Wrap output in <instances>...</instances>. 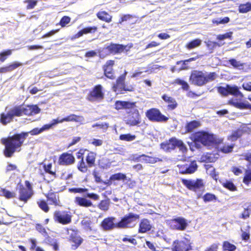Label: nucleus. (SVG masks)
Listing matches in <instances>:
<instances>
[{
	"label": "nucleus",
	"mask_w": 251,
	"mask_h": 251,
	"mask_svg": "<svg viewBox=\"0 0 251 251\" xmlns=\"http://www.w3.org/2000/svg\"><path fill=\"white\" fill-rule=\"evenodd\" d=\"M88 189L85 188H72L69 189V191L74 193H81L86 192Z\"/></svg>",
	"instance_id": "63"
},
{
	"label": "nucleus",
	"mask_w": 251,
	"mask_h": 251,
	"mask_svg": "<svg viewBox=\"0 0 251 251\" xmlns=\"http://www.w3.org/2000/svg\"><path fill=\"white\" fill-rule=\"evenodd\" d=\"M98 31V27L96 26H87L83 28L82 29L78 31L74 34L71 38L72 40L79 38L84 34L89 33H94Z\"/></svg>",
	"instance_id": "24"
},
{
	"label": "nucleus",
	"mask_w": 251,
	"mask_h": 251,
	"mask_svg": "<svg viewBox=\"0 0 251 251\" xmlns=\"http://www.w3.org/2000/svg\"><path fill=\"white\" fill-rule=\"evenodd\" d=\"M200 126V122L197 120H193L187 123L185 126V133L192 132L195 129L198 128Z\"/></svg>",
	"instance_id": "35"
},
{
	"label": "nucleus",
	"mask_w": 251,
	"mask_h": 251,
	"mask_svg": "<svg viewBox=\"0 0 251 251\" xmlns=\"http://www.w3.org/2000/svg\"><path fill=\"white\" fill-rule=\"evenodd\" d=\"M229 103L235 107L240 109H251V104L249 103H245L244 102L229 101Z\"/></svg>",
	"instance_id": "41"
},
{
	"label": "nucleus",
	"mask_w": 251,
	"mask_h": 251,
	"mask_svg": "<svg viewBox=\"0 0 251 251\" xmlns=\"http://www.w3.org/2000/svg\"><path fill=\"white\" fill-rule=\"evenodd\" d=\"M66 230L69 235L68 241L71 244V249L76 250L83 242V239L79 235L77 229L66 228Z\"/></svg>",
	"instance_id": "6"
},
{
	"label": "nucleus",
	"mask_w": 251,
	"mask_h": 251,
	"mask_svg": "<svg viewBox=\"0 0 251 251\" xmlns=\"http://www.w3.org/2000/svg\"><path fill=\"white\" fill-rule=\"evenodd\" d=\"M42 132L41 128L35 127L29 132H22L14 134L11 136L1 138V143L4 146L3 151L4 155L7 158H10L15 152L20 151L21 147L29 133L33 136Z\"/></svg>",
	"instance_id": "1"
},
{
	"label": "nucleus",
	"mask_w": 251,
	"mask_h": 251,
	"mask_svg": "<svg viewBox=\"0 0 251 251\" xmlns=\"http://www.w3.org/2000/svg\"><path fill=\"white\" fill-rule=\"evenodd\" d=\"M52 165L51 163L48 164H44L43 168L45 173H48L51 176L50 180H48V182L52 181L56 177L57 175L55 171L52 170Z\"/></svg>",
	"instance_id": "34"
},
{
	"label": "nucleus",
	"mask_w": 251,
	"mask_h": 251,
	"mask_svg": "<svg viewBox=\"0 0 251 251\" xmlns=\"http://www.w3.org/2000/svg\"><path fill=\"white\" fill-rule=\"evenodd\" d=\"M222 185L225 188L231 192H234L237 190V187L231 180H226L224 182L222 183Z\"/></svg>",
	"instance_id": "43"
},
{
	"label": "nucleus",
	"mask_w": 251,
	"mask_h": 251,
	"mask_svg": "<svg viewBox=\"0 0 251 251\" xmlns=\"http://www.w3.org/2000/svg\"><path fill=\"white\" fill-rule=\"evenodd\" d=\"M131 45L128 47L127 45L111 43L109 45L103 48L101 52H104L106 55L110 54H117L121 53L125 50L126 52L129 50Z\"/></svg>",
	"instance_id": "8"
},
{
	"label": "nucleus",
	"mask_w": 251,
	"mask_h": 251,
	"mask_svg": "<svg viewBox=\"0 0 251 251\" xmlns=\"http://www.w3.org/2000/svg\"><path fill=\"white\" fill-rule=\"evenodd\" d=\"M160 148L166 152H170L178 148L182 152H186L187 149L183 142L178 140L176 137L170 138L168 140L165 141L160 144Z\"/></svg>",
	"instance_id": "4"
},
{
	"label": "nucleus",
	"mask_w": 251,
	"mask_h": 251,
	"mask_svg": "<svg viewBox=\"0 0 251 251\" xmlns=\"http://www.w3.org/2000/svg\"><path fill=\"white\" fill-rule=\"evenodd\" d=\"M104 97L102 86L100 84H97L89 91L87 96V100L91 102L100 101L103 99Z\"/></svg>",
	"instance_id": "13"
},
{
	"label": "nucleus",
	"mask_w": 251,
	"mask_h": 251,
	"mask_svg": "<svg viewBox=\"0 0 251 251\" xmlns=\"http://www.w3.org/2000/svg\"><path fill=\"white\" fill-rule=\"evenodd\" d=\"M190 240L184 238L183 240H176L173 243L172 251H189L192 250Z\"/></svg>",
	"instance_id": "15"
},
{
	"label": "nucleus",
	"mask_w": 251,
	"mask_h": 251,
	"mask_svg": "<svg viewBox=\"0 0 251 251\" xmlns=\"http://www.w3.org/2000/svg\"><path fill=\"white\" fill-rule=\"evenodd\" d=\"M148 119L152 122L166 123L169 119V117L163 114L160 110L157 108H151L145 112Z\"/></svg>",
	"instance_id": "7"
},
{
	"label": "nucleus",
	"mask_w": 251,
	"mask_h": 251,
	"mask_svg": "<svg viewBox=\"0 0 251 251\" xmlns=\"http://www.w3.org/2000/svg\"><path fill=\"white\" fill-rule=\"evenodd\" d=\"M235 146L234 144H231L230 145H224L220 149V151L224 153H228L231 152Z\"/></svg>",
	"instance_id": "52"
},
{
	"label": "nucleus",
	"mask_w": 251,
	"mask_h": 251,
	"mask_svg": "<svg viewBox=\"0 0 251 251\" xmlns=\"http://www.w3.org/2000/svg\"><path fill=\"white\" fill-rule=\"evenodd\" d=\"M86 151V149L81 148L76 153V158L79 160L77 164V169L82 173L87 172V167L84 158V154Z\"/></svg>",
	"instance_id": "19"
},
{
	"label": "nucleus",
	"mask_w": 251,
	"mask_h": 251,
	"mask_svg": "<svg viewBox=\"0 0 251 251\" xmlns=\"http://www.w3.org/2000/svg\"><path fill=\"white\" fill-rule=\"evenodd\" d=\"M198 58V57H191V58H190L186 60L178 61L176 62V64L179 65V64L182 63V69H187V67L185 66L186 62H191L193 61H195Z\"/></svg>",
	"instance_id": "60"
},
{
	"label": "nucleus",
	"mask_w": 251,
	"mask_h": 251,
	"mask_svg": "<svg viewBox=\"0 0 251 251\" xmlns=\"http://www.w3.org/2000/svg\"><path fill=\"white\" fill-rule=\"evenodd\" d=\"M53 215L54 222L62 225L70 224L72 221V215L69 211L56 210Z\"/></svg>",
	"instance_id": "9"
},
{
	"label": "nucleus",
	"mask_w": 251,
	"mask_h": 251,
	"mask_svg": "<svg viewBox=\"0 0 251 251\" xmlns=\"http://www.w3.org/2000/svg\"><path fill=\"white\" fill-rule=\"evenodd\" d=\"M251 211V209L248 207L244 208V211L241 214L239 217L243 219L249 218L250 216Z\"/></svg>",
	"instance_id": "62"
},
{
	"label": "nucleus",
	"mask_w": 251,
	"mask_h": 251,
	"mask_svg": "<svg viewBox=\"0 0 251 251\" xmlns=\"http://www.w3.org/2000/svg\"><path fill=\"white\" fill-rule=\"evenodd\" d=\"M96 157L97 153L92 151H89L86 155L85 163L87 167V172L88 171V168H92L95 166Z\"/></svg>",
	"instance_id": "26"
},
{
	"label": "nucleus",
	"mask_w": 251,
	"mask_h": 251,
	"mask_svg": "<svg viewBox=\"0 0 251 251\" xmlns=\"http://www.w3.org/2000/svg\"><path fill=\"white\" fill-rule=\"evenodd\" d=\"M229 18L228 17H225L223 19H216L212 20V23L218 25L219 24H225L229 22Z\"/></svg>",
	"instance_id": "59"
},
{
	"label": "nucleus",
	"mask_w": 251,
	"mask_h": 251,
	"mask_svg": "<svg viewBox=\"0 0 251 251\" xmlns=\"http://www.w3.org/2000/svg\"><path fill=\"white\" fill-rule=\"evenodd\" d=\"M181 182L188 189L195 192L203 189L204 187L203 180L199 178L195 180L183 178L181 179Z\"/></svg>",
	"instance_id": "14"
},
{
	"label": "nucleus",
	"mask_w": 251,
	"mask_h": 251,
	"mask_svg": "<svg viewBox=\"0 0 251 251\" xmlns=\"http://www.w3.org/2000/svg\"><path fill=\"white\" fill-rule=\"evenodd\" d=\"M190 138L195 144L201 143L204 146H210L216 142L213 134L204 131H199L192 133Z\"/></svg>",
	"instance_id": "3"
},
{
	"label": "nucleus",
	"mask_w": 251,
	"mask_h": 251,
	"mask_svg": "<svg viewBox=\"0 0 251 251\" xmlns=\"http://www.w3.org/2000/svg\"><path fill=\"white\" fill-rule=\"evenodd\" d=\"M29 106L31 116L37 114L41 111L40 108L37 105H32Z\"/></svg>",
	"instance_id": "64"
},
{
	"label": "nucleus",
	"mask_w": 251,
	"mask_h": 251,
	"mask_svg": "<svg viewBox=\"0 0 251 251\" xmlns=\"http://www.w3.org/2000/svg\"><path fill=\"white\" fill-rule=\"evenodd\" d=\"M50 204L55 206L59 205L60 200L59 196L55 192H49L45 195Z\"/></svg>",
	"instance_id": "30"
},
{
	"label": "nucleus",
	"mask_w": 251,
	"mask_h": 251,
	"mask_svg": "<svg viewBox=\"0 0 251 251\" xmlns=\"http://www.w3.org/2000/svg\"><path fill=\"white\" fill-rule=\"evenodd\" d=\"M236 249V246L235 245L230 243L229 241H225L223 242V251H235Z\"/></svg>",
	"instance_id": "42"
},
{
	"label": "nucleus",
	"mask_w": 251,
	"mask_h": 251,
	"mask_svg": "<svg viewBox=\"0 0 251 251\" xmlns=\"http://www.w3.org/2000/svg\"><path fill=\"white\" fill-rule=\"evenodd\" d=\"M12 54V50L8 49L0 52V62H4Z\"/></svg>",
	"instance_id": "53"
},
{
	"label": "nucleus",
	"mask_w": 251,
	"mask_h": 251,
	"mask_svg": "<svg viewBox=\"0 0 251 251\" xmlns=\"http://www.w3.org/2000/svg\"><path fill=\"white\" fill-rule=\"evenodd\" d=\"M135 18L134 15L127 14L122 15L119 20L118 24H122L123 22L130 21V20Z\"/></svg>",
	"instance_id": "57"
},
{
	"label": "nucleus",
	"mask_w": 251,
	"mask_h": 251,
	"mask_svg": "<svg viewBox=\"0 0 251 251\" xmlns=\"http://www.w3.org/2000/svg\"><path fill=\"white\" fill-rule=\"evenodd\" d=\"M227 88L228 89V96L230 95L235 97H243V94L240 91L239 89L237 86H231L229 84H227Z\"/></svg>",
	"instance_id": "38"
},
{
	"label": "nucleus",
	"mask_w": 251,
	"mask_h": 251,
	"mask_svg": "<svg viewBox=\"0 0 251 251\" xmlns=\"http://www.w3.org/2000/svg\"><path fill=\"white\" fill-rule=\"evenodd\" d=\"M202 199L205 202H207L211 201H216L217 200V198L213 194L206 193L202 197Z\"/></svg>",
	"instance_id": "50"
},
{
	"label": "nucleus",
	"mask_w": 251,
	"mask_h": 251,
	"mask_svg": "<svg viewBox=\"0 0 251 251\" xmlns=\"http://www.w3.org/2000/svg\"><path fill=\"white\" fill-rule=\"evenodd\" d=\"M35 228L36 231L44 236H46L48 235V232H47L46 228L42 224L39 223L36 224L35 225Z\"/></svg>",
	"instance_id": "58"
},
{
	"label": "nucleus",
	"mask_w": 251,
	"mask_h": 251,
	"mask_svg": "<svg viewBox=\"0 0 251 251\" xmlns=\"http://www.w3.org/2000/svg\"><path fill=\"white\" fill-rule=\"evenodd\" d=\"M64 122H81L84 121V119L82 116L77 115L74 114H71L63 118Z\"/></svg>",
	"instance_id": "37"
},
{
	"label": "nucleus",
	"mask_w": 251,
	"mask_h": 251,
	"mask_svg": "<svg viewBox=\"0 0 251 251\" xmlns=\"http://www.w3.org/2000/svg\"><path fill=\"white\" fill-rule=\"evenodd\" d=\"M170 228L173 230L183 231L188 226L187 220L182 217H176L168 221Z\"/></svg>",
	"instance_id": "12"
},
{
	"label": "nucleus",
	"mask_w": 251,
	"mask_h": 251,
	"mask_svg": "<svg viewBox=\"0 0 251 251\" xmlns=\"http://www.w3.org/2000/svg\"><path fill=\"white\" fill-rule=\"evenodd\" d=\"M218 92L222 96L226 97L228 96V89L227 88V84L226 87L219 86L217 87Z\"/></svg>",
	"instance_id": "61"
},
{
	"label": "nucleus",
	"mask_w": 251,
	"mask_h": 251,
	"mask_svg": "<svg viewBox=\"0 0 251 251\" xmlns=\"http://www.w3.org/2000/svg\"><path fill=\"white\" fill-rule=\"evenodd\" d=\"M140 219V215L132 212L128 213L123 216L120 221L116 223L118 228H126L129 227L130 225Z\"/></svg>",
	"instance_id": "11"
},
{
	"label": "nucleus",
	"mask_w": 251,
	"mask_h": 251,
	"mask_svg": "<svg viewBox=\"0 0 251 251\" xmlns=\"http://www.w3.org/2000/svg\"><path fill=\"white\" fill-rule=\"evenodd\" d=\"M136 138L135 135H132L130 133L121 134L119 136V139L122 141L130 142L134 140Z\"/></svg>",
	"instance_id": "48"
},
{
	"label": "nucleus",
	"mask_w": 251,
	"mask_h": 251,
	"mask_svg": "<svg viewBox=\"0 0 251 251\" xmlns=\"http://www.w3.org/2000/svg\"><path fill=\"white\" fill-rule=\"evenodd\" d=\"M179 173L181 174H191L194 173L198 168V165L195 161H192L189 164L178 165Z\"/></svg>",
	"instance_id": "20"
},
{
	"label": "nucleus",
	"mask_w": 251,
	"mask_h": 251,
	"mask_svg": "<svg viewBox=\"0 0 251 251\" xmlns=\"http://www.w3.org/2000/svg\"><path fill=\"white\" fill-rule=\"evenodd\" d=\"M133 109V111L127 117L125 123L130 126H139L141 123V117L139 110L136 107Z\"/></svg>",
	"instance_id": "16"
},
{
	"label": "nucleus",
	"mask_w": 251,
	"mask_h": 251,
	"mask_svg": "<svg viewBox=\"0 0 251 251\" xmlns=\"http://www.w3.org/2000/svg\"><path fill=\"white\" fill-rule=\"evenodd\" d=\"M201 44V40L200 39L197 38L187 43L185 45V47L187 49L191 50L199 47Z\"/></svg>",
	"instance_id": "39"
},
{
	"label": "nucleus",
	"mask_w": 251,
	"mask_h": 251,
	"mask_svg": "<svg viewBox=\"0 0 251 251\" xmlns=\"http://www.w3.org/2000/svg\"><path fill=\"white\" fill-rule=\"evenodd\" d=\"M96 16L100 20L107 23H109L112 21V16L106 11H99L97 13Z\"/></svg>",
	"instance_id": "32"
},
{
	"label": "nucleus",
	"mask_w": 251,
	"mask_h": 251,
	"mask_svg": "<svg viewBox=\"0 0 251 251\" xmlns=\"http://www.w3.org/2000/svg\"><path fill=\"white\" fill-rule=\"evenodd\" d=\"M126 179V174L122 173H115L112 175L108 180L106 182H104V183L107 186H110L112 184L113 182L115 181H120L125 180Z\"/></svg>",
	"instance_id": "29"
},
{
	"label": "nucleus",
	"mask_w": 251,
	"mask_h": 251,
	"mask_svg": "<svg viewBox=\"0 0 251 251\" xmlns=\"http://www.w3.org/2000/svg\"><path fill=\"white\" fill-rule=\"evenodd\" d=\"M136 102L129 101L116 100L114 104V108L118 110L125 109L126 110H132L135 108L136 106Z\"/></svg>",
	"instance_id": "22"
},
{
	"label": "nucleus",
	"mask_w": 251,
	"mask_h": 251,
	"mask_svg": "<svg viewBox=\"0 0 251 251\" xmlns=\"http://www.w3.org/2000/svg\"><path fill=\"white\" fill-rule=\"evenodd\" d=\"M238 11L241 13H246L251 11V3L247 2L246 3L240 4L238 7Z\"/></svg>",
	"instance_id": "46"
},
{
	"label": "nucleus",
	"mask_w": 251,
	"mask_h": 251,
	"mask_svg": "<svg viewBox=\"0 0 251 251\" xmlns=\"http://www.w3.org/2000/svg\"><path fill=\"white\" fill-rule=\"evenodd\" d=\"M75 160V158L72 153L65 152L59 155L57 163L60 166H69L74 164Z\"/></svg>",
	"instance_id": "18"
},
{
	"label": "nucleus",
	"mask_w": 251,
	"mask_h": 251,
	"mask_svg": "<svg viewBox=\"0 0 251 251\" xmlns=\"http://www.w3.org/2000/svg\"><path fill=\"white\" fill-rule=\"evenodd\" d=\"M75 202L78 205L85 207L91 206L93 204L90 200L86 199L85 198L80 197L75 198Z\"/></svg>",
	"instance_id": "36"
},
{
	"label": "nucleus",
	"mask_w": 251,
	"mask_h": 251,
	"mask_svg": "<svg viewBox=\"0 0 251 251\" xmlns=\"http://www.w3.org/2000/svg\"><path fill=\"white\" fill-rule=\"evenodd\" d=\"M14 117H17L15 107L14 106L10 109L7 113H2L0 115V123L4 126L13 121Z\"/></svg>",
	"instance_id": "21"
},
{
	"label": "nucleus",
	"mask_w": 251,
	"mask_h": 251,
	"mask_svg": "<svg viewBox=\"0 0 251 251\" xmlns=\"http://www.w3.org/2000/svg\"><path fill=\"white\" fill-rule=\"evenodd\" d=\"M0 195L7 199H11L16 197V194L14 192H10L5 189H1L0 190Z\"/></svg>",
	"instance_id": "49"
},
{
	"label": "nucleus",
	"mask_w": 251,
	"mask_h": 251,
	"mask_svg": "<svg viewBox=\"0 0 251 251\" xmlns=\"http://www.w3.org/2000/svg\"><path fill=\"white\" fill-rule=\"evenodd\" d=\"M23 65V63L19 62H14L7 66L0 67V74H5L11 72Z\"/></svg>",
	"instance_id": "28"
},
{
	"label": "nucleus",
	"mask_w": 251,
	"mask_h": 251,
	"mask_svg": "<svg viewBox=\"0 0 251 251\" xmlns=\"http://www.w3.org/2000/svg\"><path fill=\"white\" fill-rule=\"evenodd\" d=\"M244 133V131L241 128H238L233 131L231 133L227 136V139L231 142H234L240 138Z\"/></svg>",
	"instance_id": "33"
},
{
	"label": "nucleus",
	"mask_w": 251,
	"mask_h": 251,
	"mask_svg": "<svg viewBox=\"0 0 251 251\" xmlns=\"http://www.w3.org/2000/svg\"><path fill=\"white\" fill-rule=\"evenodd\" d=\"M127 72L125 71L116 79L115 83L112 86V90L114 92L123 94L124 91L132 92L134 90V87L132 85L126 86L125 84V80Z\"/></svg>",
	"instance_id": "5"
},
{
	"label": "nucleus",
	"mask_w": 251,
	"mask_h": 251,
	"mask_svg": "<svg viewBox=\"0 0 251 251\" xmlns=\"http://www.w3.org/2000/svg\"><path fill=\"white\" fill-rule=\"evenodd\" d=\"M228 62L234 68L239 70H243L244 69L245 63L237 61L234 58L229 59Z\"/></svg>",
	"instance_id": "45"
},
{
	"label": "nucleus",
	"mask_w": 251,
	"mask_h": 251,
	"mask_svg": "<svg viewBox=\"0 0 251 251\" xmlns=\"http://www.w3.org/2000/svg\"><path fill=\"white\" fill-rule=\"evenodd\" d=\"M162 161V159L161 158L149 156L145 154L143 158V161H144L145 163L154 164L158 162H161Z\"/></svg>",
	"instance_id": "40"
},
{
	"label": "nucleus",
	"mask_w": 251,
	"mask_h": 251,
	"mask_svg": "<svg viewBox=\"0 0 251 251\" xmlns=\"http://www.w3.org/2000/svg\"><path fill=\"white\" fill-rule=\"evenodd\" d=\"M161 98L168 104L167 108L168 110H173L177 107L178 104L175 98L165 94L161 96Z\"/></svg>",
	"instance_id": "25"
},
{
	"label": "nucleus",
	"mask_w": 251,
	"mask_h": 251,
	"mask_svg": "<svg viewBox=\"0 0 251 251\" xmlns=\"http://www.w3.org/2000/svg\"><path fill=\"white\" fill-rule=\"evenodd\" d=\"M151 228L150 221L146 218L142 219L139 224L138 233H145L150 231Z\"/></svg>",
	"instance_id": "27"
},
{
	"label": "nucleus",
	"mask_w": 251,
	"mask_h": 251,
	"mask_svg": "<svg viewBox=\"0 0 251 251\" xmlns=\"http://www.w3.org/2000/svg\"><path fill=\"white\" fill-rule=\"evenodd\" d=\"M71 20V19L69 16H64L61 18L59 22L56 25H59L61 27H64L70 23Z\"/></svg>",
	"instance_id": "51"
},
{
	"label": "nucleus",
	"mask_w": 251,
	"mask_h": 251,
	"mask_svg": "<svg viewBox=\"0 0 251 251\" xmlns=\"http://www.w3.org/2000/svg\"><path fill=\"white\" fill-rule=\"evenodd\" d=\"M25 183L26 187L23 185H20L19 186L18 199L20 201L26 203L33 195V191L28 180H25Z\"/></svg>",
	"instance_id": "10"
},
{
	"label": "nucleus",
	"mask_w": 251,
	"mask_h": 251,
	"mask_svg": "<svg viewBox=\"0 0 251 251\" xmlns=\"http://www.w3.org/2000/svg\"><path fill=\"white\" fill-rule=\"evenodd\" d=\"M98 206L102 211H107L109 207V202L108 200H102L98 204Z\"/></svg>",
	"instance_id": "56"
},
{
	"label": "nucleus",
	"mask_w": 251,
	"mask_h": 251,
	"mask_svg": "<svg viewBox=\"0 0 251 251\" xmlns=\"http://www.w3.org/2000/svg\"><path fill=\"white\" fill-rule=\"evenodd\" d=\"M39 207L44 212L47 213L49 211L50 207L44 200H39L37 201Z\"/></svg>",
	"instance_id": "47"
},
{
	"label": "nucleus",
	"mask_w": 251,
	"mask_h": 251,
	"mask_svg": "<svg viewBox=\"0 0 251 251\" xmlns=\"http://www.w3.org/2000/svg\"><path fill=\"white\" fill-rule=\"evenodd\" d=\"M15 108L17 115V117H21L23 115L31 116L29 105L25 107L22 105L15 106Z\"/></svg>",
	"instance_id": "31"
},
{
	"label": "nucleus",
	"mask_w": 251,
	"mask_h": 251,
	"mask_svg": "<svg viewBox=\"0 0 251 251\" xmlns=\"http://www.w3.org/2000/svg\"><path fill=\"white\" fill-rule=\"evenodd\" d=\"M115 218L108 217L104 218L100 223L101 227L104 230H110L114 228H117L116 223H114Z\"/></svg>",
	"instance_id": "23"
},
{
	"label": "nucleus",
	"mask_w": 251,
	"mask_h": 251,
	"mask_svg": "<svg viewBox=\"0 0 251 251\" xmlns=\"http://www.w3.org/2000/svg\"><path fill=\"white\" fill-rule=\"evenodd\" d=\"M28 242L30 243V250L35 251H44L42 248L36 247L37 242L36 239L34 238H29L28 239Z\"/></svg>",
	"instance_id": "54"
},
{
	"label": "nucleus",
	"mask_w": 251,
	"mask_h": 251,
	"mask_svg": "<svg viewBox=\"0 0 251 251\" xmlns=\"http://www.w3.org/2000/svg\"><path fill=\"white\" fill-rule=\"evenodd\" d=\"M217 76L215 72H210L206 75L202 71L193 70L189 76L190 82L195 86H202L213 81Z\"/></svg>",
	"instance_id": "2"
},
{
	"label": "nucleus",
	"mask_w": 251,
	"mask_h": 251,
	"mask_svg": "<svg viewBox=\"0 0 251 251\" xmlns=\"http://www.w3.org/2000/svg\"><path fill=\"white\" fill-rule=\"evenodd\" d=\"M243 182L247 186L251 183V168H248L245 170Z\"/></svg>",
	"instance_id": "44"
},
{
	"label": "nucleus",
	"mask_w": 251,
	"mask_h": 251,
	"mask_svg": "<svg viewBox=\"0 0 251 251\" xmlns=\"http://www.w3.org/2000/svg\"><path fill=\"white\" fill-rule=\"evenodd\" d=\"M92 222L90 220L84 219L81 221V225L83 227V228L86 231H92V228L91 225Z\"/></svg>",
	"instance_id": "55"
},
{
	"label": "nucleus",
	"mask_w": 251,
	"mask_h": 251,
	"mask_svg": "<svg viewBox=\"0 0 251 251\" xmlns=\"http://www.w3.org/2000/svg\"><path fill=\"white\" fill-rule=\"evenodd\" d=\"M114 65V60H108L102 67L104 76L111 80H114L116 78L115 72L113 69Z\"/></svg>",
	"instance_id": "17"
}]
</instances>
